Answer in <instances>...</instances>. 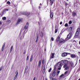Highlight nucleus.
Instances as JSON below:
<instances>
[{
  "label": "nucleus",
  "mask_w": 80,
  "mask_h": 80,
  "mask_svg": "<svg viewBox=\"0 0 80 80\" xmlns=\"http://www.w3.org/2000/svg\"><path fill=\"white\" fill-rule=\"evenodd\" d=\"M80 28L79 27V28H78L77 31L76 32V33L75 35V37H77V36H78L80 34Z\"/></svg>",
  "instance_id": "obj_1"
},
{
  "label": "nucleus",
  "mask_w": 80,
  "mask_h": 80,
  "mask_svg": "<svg viewBox=\"0 0 80 80\" xmlns=\"http://www.w3.org/2000/svg\"><path fill=\"white\" fill-rule=\"evenodd\" d=\"M72 33L71 32H70L67 36V38H66L65 40L66 41L68 40H69V39H70L71 38H72Z\"/></svg>",
  "instance_id": "obj_2"
},
{
  "label": "nucleus",
  "mask_w": 80,
  "mask_h": 80,
  "mask_svg": "<svg viewBox=\"0 0 80 80\" xmlns=\"http://www.w3.org/2000/svg\"><path fill=\"white\" fill-rule=\"evenodd\" d=\"M22 15H26V16H29L30 15V12L28 11H25V12H22Z\"/></svg>",
  "instance_id": "obj_3"
},
{
  "label": "nucleus",
  "mask_w": 80,
  "mask_h": 80,
  "mask_svg": "<svg viewBox=\"0 0 80 80\" xmlns=\"http://www.w3.org/2000/svg\"><path fill=\"white\" fill-rule=\"evenodd\" d=\"M63 63L61 62H59L57 64V66L59 68H58V70H61V68H62V64Z\"/></svg>",
  "instance_id": "obj_4"
},
{
  "label": "nucleus",
  "mask_w": 80,
  "mask_h": 80,
  "mask_svg": "<svg viewBox=\"0 0 80 80\" xmlns=\"http://www.w3.org/2000/svg\"><path fill=\"white\" fill-rule=\"evenodd\" d=\"M63 68H65V70H67L69 68V66H68V65L65 64L63 67Z\"/></svg>",
  "instance_id": "obj_5"
},
{
  "label": "nucleus",
  "mask_w": 80,
  "mask_h": 80,
  "mask_svg": "<svg viewBox=\"0 0 80 80\" xmlns=\"http://www.w3.org/2000/svg\"><path fill=\"white\" fill-rule=\"evenodd\" d=\"M50 17L51 20L53 19V13L52 12L51 10H50Z\"/></svg>",
  "instance_id": "obj_6"
},
{
  "label": "nucleus",
  "mask_w": 80,
  "mask_h": 80,
  "mask_svg": "<svg viewBox=\"0 0 80 80\" xmlns=\"http://www.w3.org/2000/svg\"><path fill=\"white\" fill-rule=\"evenodd\" d=\"M68 55V53L67 52H63L62 54V56L63 57H67V56Z\"/></svg>",
  "instance_id": "obj_7"
},
{
  "label": "nucleus",
  "mask_w": 80,
  "mask_h": 80,
  "mask_svg": "<svg viewBox=\"0 0 80 80\" xmlns=\"http://www.w3.org/2000/svg\"><path fill=\"white\" fill-rule=\"evenodd\" d=\"M55 1V0H49V2H50V6H52V5L53 4V2Z\"/></svg>",
  "instance_id": "obj_8"
},
{
  "label": "nucleus",
  "mask_w": 80,
  "mask_h": 80,
  "mask_svg": "<svg viewBox=\"0 0 80 80\" xmlns=\"http://www.w3.org/2000/svg\"><path fill=\"white\" fill-rule=\"evenodd\" d=\"M28 26H29V24L28 22H27L26 23V25H25L24 27V29L25 30H27V29H28Z\"/></svg>",
  "instance_id": "obj_9"
},
{
  "label": "nucleus",
  "mask_w": 80,
  "mask_h": 80,
  "mask_svg": "<svg viewBox=\"0 0 80 80\" xmlns=\"http://www.w3.org/2000/svg\"><path fill=\"white\" fill-rule=\"evenodd\" d=\"M65 41H66V40H64V39H63V38H61L59 40V42L60 43H62L63 42V43H65Z\"/></svg>",
  "instance_id": "obj_10"
},
{
  "label": "nucleus",
  "mask_w": 80,
  "mask_h": 80,
  "mask_svg": "<svg viewBox=\"0 0 80 80\" xmlns=\"http://www.w3.org/2000/svg\"><path fill=\"white\" fill-rule=\"evenodd\" d=\"M63 63L64 65H68V63H69V62L67 60H65L63 61Z\"/></svg>",
  "instance_id": "obj_11"
},
{
  "label": "nucleus",
  "mask_w": 80,
  "mask_h": 80,
  "mask_svg": "<svg viewBox=\"0 0 80 80\" xmlns=\"http://www.w3.org/2000/svg\"><path fill=\"white\" fill-rule=\"evenodd\" d=\"M16 73V74L14 77V80H16V79H17V76H18V71H16L15 73Z\"/></svg>",
  "instance_id": "obj_12"
},
{
  "label": "nucleus",
  "mask_w": 80,
  "mask_h": 80,
  "mask_svg": "<svg viewBox=\"0 0 80 80\" xmlns=\"http://www.w3.org/2000/svg\"><path fill=\"white\" fill-rule=\"evenodd\" d=\"M54 57H55V56L54 55V53H52L51 55L50 56V59H52V58H54Z\"/></svg>",
  "instance_id": "obj_13"
},
{
  "label": "nucleus",
  "mask_w": 80,
  "mask_h": 80,
  "mask_svg": "<svg viewBox=\"0 0 80 80\" xmlns=\"http://www.w3.org/2000/svg\"><path fill=\"white\" fill-rule=\"evenodd\" d=\"M60 36L59 35L58 37H57L56 39V42H58V41L60 40Z\"/></svg>",
  "instance_id": "obj_14"
},
{
  "label": "nucleus",
  "mask_w": 80,
  "mask_h": 80,
  "mask_svg": "<svg viewBox=\"0 0 80 80\" xmlns=\"http://www.w3.org/2000/svg\"><path fill=\"white\" fill-rule=\"evenodd\" d=\"M76 57H77V56L74 54H72L71 56V57L72 58H76Z\"/></svg>",
  "instance_id": "obj_15"
},
{
  "label": "nucleus",
  "mask_w": 80,
  "mask_h": 80,
  "mask_svg": "<svg viewBox=\"0 0 80 80\" xmlns=\"http://www.w3.org/2000/svg\"><path fill=\"white\" fill-rule=\"evenodd\" d=\"M72 15L73 17H74L77 15V13L74 11H73L72 12Z\"/></svg>",
  "instance_id": "obj_16"
},
{
  "label": "nucleus",
  "mask_w": 80,
  "mask_h": 80,
  "mask_svg": "<svg viewBox=\"0 0 80 80\" xmlns=\"http://www.w3.org/2000/svg\"><path fill=\"white\" fill-rule=\"evenodd\" d=\"M42 59H40V60L39 61L38 64V68H40V66L41 65V63H42Z\"/></svg>",
  "instance_id": "obj_17"
},
{
  "label": "nucleus",
  "mask_w": 80,
  "mask_h": 80,
  "mask_svg": "<svg viewBox=\"0 0 80 80\" xmlns=\"http://www.w3.org/2000/svg\"><path fill=\"white\" fill-rule=\"evenodd\" d=\"M20 22H22V19H19L18 20V21L16 23V25H18V24L20 23Z\"/></svg>",
  "instance_id": "obj_18"
},
{
  "label": "nucleus",
  "mask_w": 80,
  "mask_h": 80,
  "mask_svg": "<svg viewBox=\"0 0 80 80\" xmlns=\"http://www.w3.org/2000/svg\"><path fill=\"white\" fill-rule=\"evenodd\" d=\"M5 43H4L3 44L2 47V52H3V50H4V48H5Z\"/></svg>",
  "instance_id": "obj_19"
},
{
  "label": "nucleus",
  "mask_w": 80,
  "mask_h": 80,
  "mask_svg": "<svg viewBox=\"0 0 80 80\" xmlns=\"http://www.w3.org/2000/svg\"><path fill=\"white\" fill-rule=\"evenodd\" d=\"M55 75H56V72L55 71H53L52 73V77H55Z\"/></svg>",
  "instance_id": "obj_20"
},
{
  "label": "nucleus",
  "mask_w": 80,
  "mask_h": 80,
  "mask_svg": "<svg viewBox=\"0 0 80 80\" xmlns=\"http://www.w3.org/2000/svg\"><path fill=\"white\" fill-rule=\"evenodd\" d=\"M39 35L41 37V38H43V32H41V33L39 34Z\"/></svg>",
  "instance_id": "obj_21"
},
{
  "label": "nucleus",
  "mask_w": 80,
  "mask_h": 80,
  "mask_svg": "<svg viewBox=\"0 0 80 80\" xmlns=\"http://www.w3.org/2000/svg\"><path fill=\"white\" fill-rule=\"evenodd\" d=\"M72 29L73 28H72V27H70L68 29V31L69 32H72Z\"/></svg>",
  "instance_id": "obj_22"
},
{
  "label": "nucleus",
  "mask_w": 80,
  "mask_h": 80,
  "mask_svg": "<svg viewBox=\"0 0 80 80\" xmlns=\"http://www.w3.org/2000/svg\"><path fill=\"white\" fill-rule=\"evenodd\" d=\"M70 64L71 65V66L72 67H73V65H74L73 62H70Z\"/></svg>",
  "instance_id": "obj_23"
},
{
  "label": "nucleus",
  "mask_w": 80,
  "mask_h": 80,
  "mask_svg": "<svg viewBox=\"0 0 80 80\" xmlns=\"http://www.w3.org/2000/svg\"><path fill=\"white\" fill-rule=\"evenodd\" d=\"M38 34L37 35V38H36V40L35 41V42H38Z\"/></svg>",
  "instance_id": "obj_24"
},
{
  "label": "nucleus",
  "mask_w": 80,
  "mask_h": 80,
  "mask_svg": "<svg viewBox=\"0 0 80 80\" xmlns=\"http://www.w3.org/2000/svg\"><path fill=\"white\" fill-rule=\"evenodd\" d=\"M33 59V55H32L30 59V62H31L32 61V59Z\"/></svg>",
  "instance_id": "obj_25"
},
{
  "label": "nucleus",
  "mask_w": 80,
  "mask_h": 80,
  "mask_svg": "<svg viewBox=\"0 0 80 80\" xmlns=\"http://www.w3.org/2000/svg\"><path fill=\"white\" fill-rule=\"evenodd\" d=\"M13 50V46H12L11 47L10 50V52L11 53L12 51V50Z\"/></svg>",
  "instance_id": "obj_26"
},
{
  "label": "nucleus",
  "mask_w": 80,
  "mask_h": 80,
  "mask_svg": "<svg viewBox=\"0 0 80 80\" xmlns=\"http://www.w3.org/2000/svg\"><path fill=\"white\" fill-rule=\"evenodd\" d=\"M7 19V18L5 17H4L2 18V20H5Z\"/></svg>",
  "instance_id": "obj_27"
},
{
  "label": "nucleus",
  "mask_w": 80,
  "mask_h": 80,
  "mask_svg": "<svg viewBox=\"0 0 80 80\" xmlns=\"http://www.w3.org/2000/svg\"><path fill=\"white\" fill-rule=\"evenodd\" d=\"M58 29H56L55 30V33H57V32H58Z\"/></svg>",
  "instance_id": "obj_28"
},
{
  "label": "nucleus",
  "mask_w": 80,
  "mask_h": 80,
  "mask_svg": "<svg viewBox=\"0 0 80 80\" xmlns=\"http://www.w3.org/2000/svg\"><path fill=\"white\" fill-rule=\"evenodd\" d=\"M45 67L44 68V69H43L42 70V72L43 74H44V73H45Z\"/></svg>",
  "instance_id": "obj_29"
},
{
  "label": "nucleus",
  "mask_w": 80,
  "mask_h": 80,
  "mask_svg": "<svg viewBox=\"0 0 80 80\" xmlns=\"http://www.w3.org/2000/svg\"><path fill=\"white\" fill-rule=\"evenodd\" d=\"M7 4H8V5H10V2L9 1H8L7 2Z\"/></svg>",
  "instance_id": "obj_30"
},
{
  "label": "nucleus",
  "mask_w": 80,
  "mask_h": 80,
  "mask_svg": "<svg viewBox=\"0 0 80 80\" xmlns=\"http://www.w3.org/2000/svg\"><path fill=\"white\" fill-rule=\"evenodd\" d=\"M29 59V56H27V59H26L27 61H28Z\"/></svg>",
  "instance_id": "obj_31"
},
{
  "label": "nucleus",
  "mask_w": 80,
  "mask_h": 80,
  "mask_svg": "<svg viewBox=\"0 0 80 80\" xmlns=\"http://www.w3.org/2000/svg\"><path fill=\"white\" fill-rule=\"evenodd\" d=\"M64 4L66 7H67V5H68V4L66 2H65Z\"/></svg>",
  "instance_id": "obj_32"
},
{
  "label": "nucleus",
  "mask_w": 80,
  "mask_h": 80,
  "mask_svg": "<svg viewBox=\"0 0 80 80\" xmlns=\"http://www.w3.org/2000/svg\"><path fill=\"white\" fill-rule=\"evenodd\" d=\"M42 64H44V63H45V61L43 59L42 60Z\"/></svg>",
  "instance_id": "obj_33"
},
{
  "label": "nucleus",
  "mask_w": 80,
  "mask_h": 80,
  "mask_svg": "<svg viewBox=\"0 0 80 80\" xmlns=\"http://www.w3.org/2000/svg\"><path fill=\"white\" fill-rule=\"evenodd\" d=\"M53 78H52V76H50V80H52Z\"/></svg>",
  "instance_id": "obj_34"
},
{
  "label": "nucleus",
  "mask_w": 80,
  "mask_h": 80,
  "mask_svg": "<svg viewBox=\"0 0 80 80\" xmlns=\"http://www.w3.org/2000/svg\"><path fill=\"white\" fill-rule=\"evenodd\" d=\"M68 23H67L65 24L64 26L66 27H68Z\"/></svg>",
  "instance_id": "obj_35"
},
{
  "label": "nucleus",
  "mask_w": 80,
  "mask_h": 80,
  "mask_svg": "<svg viewBox=\"0 0 80 80\" xmlns=\"http://www.w3.org/2000/svg\"><path fill=\"white\" fill-rule=\"evenodd\" d=\"M64 30V29H63L61 31V33H63V32H64L65 31V30Z\"/></svg>",
  "instance_id": "obj_36"
},
{
  "label": "nucleus",
  "mask_w": 80,
  "mask_h": 80,
  "mask_svg": "<svg viewBox=\"0 0 80 80\" xmlns=\"http://www.w3.org/2000/svg\"><path fill=\"white\" fill-rule=\"evenodd\" d=\"M7 22H8V23H10L11 22V21H10V20H8L7 21Z\"/></svg>",
  "instance_id": "obj_37"
},
{
  "label": "nucleus",
  "mask_w": 80,
  "mask_h": 80,
  "mask_svg": "<svg viewBox=\"0 0 80 80\" xmlns=\"http://www.w3.org/2000/svg\"><path fill=\"white\" fill-rule=\"evenodd\" d=\"M51 70H52V68H50L49 70L48 71V72H51Z\"/></svg>",
  "instance_id": "obj_38"
},
{
  "label": "nucleus",
  "mask_w": 80,
  "mask_h": 80,
  "mask_svg": "<svg viewBox=\"0 0 80 80\" xmlns=\"http://www.w3.org/2000/svg\"><path fill=\"white\" fill-rule=\"evenodd\" d=\"M64 76V74H62L60 75V78H62V77H63V76Z\"/></svg>",
  "instance_id": "obj_39"
},
{
  "label": "nucleus",
  "mask_w": 80,
  "mask_h": 80,
  "mask_svg": "<svg viewBox=\"0 0 80 80\" xmlns=\"http://www.w3.org/2000/svg\"><path fill=\"white\" fill-rule=\"evenodd\" d=\"M4 10L5 12L6 11H8V9H4Z\"/></svg>",
  "instance_id": "obj_40"
},
{
  "label": "nucleus",
  "mask_w": 80,
  "mask_h": 80,
  "mask_svg": "<svg viewBox=\"0 0 80 80\" xmlns=\"http://www.w3.org/2000/svg\"><path fill=\"white\" fill-rule=\"evenodd\" d=\"M59 73H60V71H58L57 72V74L58 75V74H59Z\"/></svg>",
  "instance_id": "obj_41"
},
{
  "label": "nucleus",
  "mask_w": 80,
  "mask_h": 80,
  "mask_svg": "<svg viewBox=\"0 0 80 80\" xmlns=\"http://www.w3.org/2000/svg\"><path fill=\"white\" fill-rule=\"evenodd\" d=\"M72 22L71 21H70L69 22V24H72Z\"/></svg>",
  "instance_id": "obj_42"
},
{
  "label": "nucleus",
  "mask_w": 80,
  "mask_h": 80,
  "mask_svg": "<svg viewBox=\"0 0 80 80\" xmlns=\"http://www.w3.org/2000/svg\"><path fill=\"white\" fill-rule=\"evenodd\" d=\"M51 40H52V41H54V39L53 38V37L51 38Z\"/></svg>",
  "instance_id": "obj_43"
},
{
  "label": "nucleus",
  "mask_w": 80,
  "mask_h": 80,
  "mask_svg": "<svg viewBox=\"0 0 80 80\" xmlns=\"http://www.w3.org/2000/svg\"><path fill=\"white\" fill-rule=\"evenodd\" d=\"M68 73V71H66L64 72L65 75H66Z\"/></svg>",
  "instance_id": "obj_44"
},
{
  "label": "nucleus",
  "mask_w": 80,
  "mask_h": 80,
  "mask_svg": "<svg viewBox=\"0 0 80 80\" xmlns=\"http://www.w3.org/2000/svg\"><path fill=\"white\" fill-rule=\"evenodd\" d=\"M4 12H5V10H3L2 12V14L3 15H4Z\"/></svg>",
  "instance_id": "obj_45"
},
{
  "label": "nucleus",
  "mask_w": 80,
  "mask_h": 80,
  "mask_svg": "<svg viewBox=\"0 0 80 80\" xmlns=\"http://www.w3.org/2000/svg\"><path fill=\"white\" fill-rule=\"evenodd\" d=\"M2 68H3V67H1L0 68V71H1L2 70Z\"/></svg>",
  "instance_id": "obj_46"
},
{
  "label": "nucleus",
  "mask_w": 80,
  "mask_h": 80,
  "mask_svg": "<svg viewBox=\"0 0 80 80\" xmlns=\"http://www.w3.org/2000/svg\"><path fill=\"white\" fill-rule=\"evenodd\" d=\"M0 15L1 17H3V15L2 13H0Z\"/></svg>",
  "instance_id": "obj_47"
},
{
  "label": "nucleus",
  "mask_w": 80,
  "mask_h": 80,
  "mask_svg": "<svg viewBox=\"0 0 80 80\" xmlns=\"http://www.w3.org/2000/svg\"><path fill=\"white\" fill-rule=\"evenodd\" d=\"M73 42H75V43H77V41H76L75 40H74L73 41Z\"/></svg>",
  "instance_id": "obj_48"
},
{
  "label": "nucleus",
  "mask_w": 80,
  "mask_h": 80,
  "mask_svg": "<svg viewBox=\"0 0 80 80\" xmlns=\"http://www.w3.org/2000/svg\"><path fill=\"white\" fill-rule=\"evenodd\" d=\"M25 52H26L25 51H24V52H23V55H25Z\"/></svg>",
  "instance_id": "obj_49"
},
{
  "label": "nucleus",
  "mask_w": 80,
  "mask_h": 80,
  "mask_svg": "<svg viewBox=\"0 0 80 80\" xmlns=\"http://www.w3.org/2000/svg\"><path fill=\"white\" fill-rule=\"evenodd\" d=\"M60 25H62V22H61L60 23Z\"/></svg>",
  "instance_id": "obj_50"
},
{
  "label": "nucleus",
  "mask_w": 80,
  "mask_h": 80,
  "mask_svg": "<svg viewBox=\"0 0 80 80\" xmlns=\"http://www.w3.org/2000/svg\"><path fill=\"white\" fill-rule=\"evenodd\" d=\"M38 7L40 9H40L41 8V6H39Z\"/></svg>",
  "instance_id": "obj_51"
},
{
  "label": "nucleus",
  "mask_w": 80,
  "mask_h": 80,
  "mask_svg": "<svg viewBox=\"0 0 80 80\" xmlns=\"http://www.w3.org/2000/svg\"><path fill=\"white\" fill-rule=\"evenodd\" d=\"M2 22L0 21V25H2Z\"/></svg>",
  "instance_id": "obj_52"
},
{
  "label": "nucleus",
  "mask_w": 80,
  "mask_h": 80,
  "mask_svg": "<svg viewBox=\"0 0 80 80\" xmlns=\"http://www.w3.org/2000/svg\"><path fill=\"white\" fill-rule=\"evenodd\" d=\"M35 78H36L35 77H34L33 80H35Z\"/></svg>",
  "instance_id": "obj_53"
},
{
  "label": "nucleus",
  "mask_w": 80,
  "mask_h": 80,
  "mask_svg": "<svg viewBox=\"0 0 80 80\" xmlns=\"http://www.w3.org/2000/svg\"><path fill=\"white\" fill-rule=\"evenodd\" d=\"M68 55H71V54L70 53H68Z\"/></svg>",
  "instance_id": "obj_54"
},
{
  "label": "nucleus",
  "mask_w": 80,
  "mask_h": 80,
  "mask_svg": "<svg viewBox=\"0 0 80 80\" xmlns=\"http://www.w3.org/2000/svg\"><path fill=\"white\" fill-rule=\"evenodd\" d=\"M7 2V0H5V2Z\"/></svg>",
  "instance_id": "obj_55"
},
{
  "label": "nucleus",
  "mask_w": 80,
  "mask_h": 80,
  "mask_svg": "<svg viewBox=\"0 0 80 80\" xmlns=\"http://www.w3.org/2000/svg\"><path fill=\"white\" fill-rule=\"evenodd\" d=\"M44 51L46 52V49H44Z\"/></svg>",
  "instance_id": "obj_56"
},
{
  "label": "nucleus",
  "mask_w": 80,
  "mask_h": 80,
  "mask_svg": "<svg viewBox=\"0 0 80 80\" xmlns=\"http://www.w3.org/2000/svg\"><path fill=\"white\" fill-rule=\"evenodd\" d=\"M45 80H48V79L47 78H45Z\"/></svg>",
  "instance_id": "obj_57"
},
{
  "label": "nucleus",
  "mask_w": 80,
  "mask_h": 80,
  "mask_svg": "<svg viewBox=\"0 0 80 80\" xmlns=\"http://www.w3.org/2000/svg\"><path fill=\"white\" fill-rule=\"evenodd\" d=\"M40 6H41V5H42V3H40Z\"/></svg>",
  "instance_id": "obj_58"
},
{
  "label": "nucleus",
  "mask_w": 80,
  "mask_h": 80,
  "mask_svg": "<svg viewBox=\"0 0 80 80\" xmlns=\"http://www.w3.org/2000/svg\"><path fill=\"white\" fill-rule=\"evenodd\" d=\"M25 37V35H24L23 36V38H24V37Z\"/></svg>",
  "instance_id": "obj_59"
},
{
  "label": "nucleus",
  "mask_w": 80,
  "mask_h": 80,
  "mask_svg": "<svg viewBox=\"0 0 80 80\" xmlns=\"http://www.w3.org/2000/svg\"><path fill=\"white\" fill-rule=\"evenodd\" d=\"M20 39L21 40H22V38H20Z\"/></svg>",
  "instance_id": "obj_60"
},
{
  "label": "nucleus",
  "mask_w": 80,
  "mask_h": 80,
  "mask_svg": "<svg viewBox=\"0 0 80 80\" xmlns=\"http://www.w3.org/2000/svg\"><path fill=\"white\" fill-rule=\"evenodd\" d=\"M70 11V12H71V13H72V11Z\"/></svg>",
  "instance_id": "obj_61"
},
{
  "label": "nucleus",
  "mask_w": 80,
  "mask_h": 80,
  "mask_svg": "<svg viewBox=\"0 0 80 80\" xmlns=\"http://www.w3.org/2000/svg\"><path fill=\"white\" fill-rule=\"evenodd\" d=\"M79 45H80V41L79 42Z\"/></svg>",
  "instance_id": "obj_62"
},
{
  "label": "nucleus",
  "mask_w": 80,
  "mask_h": 80,
  "mask_svg": "<svg viewBox=\"0 0 80 80\" xmlns=\"http://www.w3.org/2000/svg\"><path fill=\"white\" fill-rule=\"evenodd\" d=\"M78 80H80V78H79Z\"/></svg>",
  "instance_id": "obj_63"
},
{
  "label": "nucleus",
  "mask_w": 80,
  "mask_h": 80,
  "mask_svg": "<svg viewBox=\"0 0 80 80\" xmlns=\"http://www.w3.org/2000/svg\"><path fill=\"white\" fill-rule=\"evenodd\" d=\"M79 62H80V59L79 60Z\"/></svg>",
  "instance_id": "obj_64"
}]
</instances>
